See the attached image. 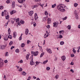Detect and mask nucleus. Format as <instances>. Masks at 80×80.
<instances>
[{"instance_id":"nucleus-56","label":"nucleus","mask_w":80,"mask_h":80,"mask_svg":"<svg viewBox=\"0 0 80 80\" xmlns=\"http://www.w3.org/2000/svg\"><path fill=\"white\" fill-rule=\"evenodd\" d=\"M8 32H11V31L10 30V28H9L8 30Z\"/></svg>"},{"instance_id":"nucleus-35","label":"nucleus","mask_w":80,"mask_h":80,"mask_svg":"<svg viewBox=\"0 0 80 80\" xmlns=\"http://www.w3.org/2000/svg\"><path fill=\"white\" fill-rule=\"evenodd\" d=\"M53 27H56L57 22H53Z\"/></svg>"},{"instance_id":"nucleus-40","label":"nucleus","mask_w":80,"mask_h":80,"mask_svg":"<svg viewBox=\"0 0 80 80\" xmlns=\"http://www.w3.org/2000/svg\"><path fill=\"white\" fill-rule=\"evenodd\" d=\"M22 70H23V69L21 68H20L18 69L19 72H22Z\"/></svg>"},{"instance_id":"nucleus-20","label":"nucleus","mask_w":80,"mask_h":80,"mask_svg":"<svg viewBox=\"0 0 80 80\" xmlns=\"http://www.w3.org/2000/svg\"><path fill=\"white\" fill-rule=\"evenodd\" d=\"M8 38H7V36H6L4 38V40L5 41H7V40H8Z\"/></svg>"},{"instance_id":"nucleus-11","label":"nucleus","mask_w":80,"mask_h":80,"mask_svg":"<svg viewBox=\"0 0 80 80\" xmlns=\"http://www.w3.org/2000/svg\"><path fill=\"white\" fill-rule=\"evenodd\" d=\"M47 20L48 24H50L51 23V18H48Z\"/></svg>"},{"instance_id":"nucleus-17","label":"nucleus","mask_w":80,"mask_h":80,"mask_svg":"<svg viewBox=\"0 0 80 80\" xmlns=\"http://www.w3.org/2000/svg\"><path fill=\"white\" fill-rule=\"evenodd\" d=\"M46 34H47V35L46 36H44V38H47V37H48V31H46Z\"/></svg>"},{"instance_id":"nucleus-38","label":"nucleus","mask_w":80,"mask_h":80,"mask_svg":"<svg viewBox=\"0 0 80 80\" xmlns=\"http://www.w3.org/2000/svg\"><path fill=\"white\" fill-rule=\"evenodd\" d=\"M56 79H58L59 78V76L58 75H57L55 77Z\"/></svg>"},{"instance_id":"nucleus-63","label":"nucleus","mask_w":80,"mask_h":80,"mask_svg":"<svg viewBox=\"0 0 80 80\" xmlns=\"http://www.w3.org/2000/svg\"><path fill=\"white\" fill-rule=\"evenodd\" d=\"M70 71L72 73H73V72H74V71H73V70L72 69H71Z\"/></svg>"},{"instance_id":"nucleus-3","label":"nucleus","mask_w":80,"mask_h":80,"mask_svg":"<svg viewBox=\"0 0 80 80\" xmlns=\"http://www.w3.org/2000/svg\"><path fill=\"white\" fill-rule=\"evenodd\" d=\"M3 65V61L2 59H0V67H2Z\"/></svg>"},{"instance_id":"nucleus-30","label":"nucleus","mask_w":80,"mask_h":80,"mask_svg":"<svg viewBox=\"0 0 80 80\" xmlns=\"http://www.w3.org/2000/svg\"><path fill=\"white\" fill-rule=\"evenodd\" d=\"M20 22L22 24H24V23H25V22L23 20H21L20 21Z\"/></svg>"},{"instance_id":"nucleus-29","label":"nucleus","mask_w":80,"mask_h":80,"mask_svg":"<svg viewBox=\"0 0 80 80\" xmlns=\"http://www.w3.org/2000/svg\"><path fill=\"white\" fill-rule=\"evenodd\" d=\"M67 27L68 30H70L71 29V25H69L67 26Z\"/></svg>"},{"instance_id":"nucleus-12","label":"nucleus","mask_w":80,"mask_h":80,"mask_svg":"<svg viewBox=\"0 0 80 80\" xmlns=\"http://www.w3.org/2000/svg\"><path fill=\"white\" fill-rule=\"evenodd\" d=\"M47 18H48V16H47V17H44L43 18V20L44 22H46L47 20H48V19H47Z\"/></svg>"},{"instance_id":"nucleus-16","label":"nucleus","mask_w":80,"mask_h":80,"mask_svg":"<svg viewBox=\"0 0 80 80\" xmlns=\"http://www.w3.org/2000/svg\"><path fill=\"white\" fill-rule=\"evenodd\" d=\"M38 52H34V56H37V55H38Z\"/></svg>"},{"instance_id":"nucleus-57","label":"nucleus","mask_w":80,"mask_h":80,"mask_svg":"<svg viewBox=\"0 0 80 80\" xmlns=\"http://www.w3.org/2000/svg\"><path fill=\"white\" fill-rule=\"evenodd\" d=\"M31 78V77L30 76H29L27 80H30Z\"/></svg>"},{"instance_id":"nucleus-60","label":"nucleus","mask_w":80,"mask_h":80,"mask_svg":"<svg viewBox=\"0 0 80 80\" xmlns=\"http://www.w3.org/2000/svg\"><path fill=\"white\" fill-rule=\"evenodd\" d=\"M57 57H55V58L54 59V61H57Z\"/></svg>"},{"instance_id":"nucleus-41","label":"nucleus","mask_w":80,"mask_h":80,"mask_svg":"<svg viewBox=\"0 0 80 80\" xmlns=\"http://www.w3.org/2000/svg\"><path fill=\"white\" fill-rule=\"evenodd\" d=\"M72 52H73L75 54L76 53V50H75V49L74 48H73V49L72 50Z\"/></svg>"},{"instance_id":"nucleus-43","label":"nucleus","mask_w":80,"mask_h":80,"mask_svg":"<svg viewBox=\"0 0 80 80\" xmlns=\"http://www.w3.org/2000/svg\"><path fill=\"white\" fill-rule=\"evenodd\" d=\"M10 22V20H9L8 21V22H7V23H6V24L5 25V26H7V25H8V23Z\"/></svg>"},{"instance_id":"nucleus-33","label":"nucleus","mask_w":80,"mask_h":80,"mask_svg":"<svg viewBox=\"0 0 80 80\" xmlns=\"http://www.w3.org/2000/svg\"><path fill=\"white\" fill-rule=\"evenodd\" d=\"M31 42H32L31 41H30V40H28L27 41V44H29V43H31Z\"/></svg>"},{"instance_id":"nucleus-47","label":"nucleus","mask_w":80,"mask_h":80,"mask_svg":"<svg viewBox=\"0 0 80 80\" xmlns=\"http://www.w3.org/2000/svg\"><path fill=\"white\" fill-rule=\"evenodd\" d=\"M3 8V6H0V10H2Z\"/></svg>"},{"instance_id":"nucleus-44","label":"nucleus","mask_w":80,"mask_h":80,"mask_svg":"<svg viewBox=\"0 0 80 80\" xmlns=\"http://www.w3.org/2000/svg\"><path fill=\"white\" fill-rule=\"evenodd\" d=\"M11 1V0H7L6 1V2L7 3H9L10 2V1Z\"/></svg>"},{"instance_id":"nucleus-14","label":"nucleus","mask_w":80,"mask_h":80,"mask_svg":"<svg viewBox=\"0 0 80 80\" xmlns=\"http://www.w3.org/2000/svg\"><path fill=\"white\" fill-rule=\"evenodd\" d=\"M4 12H5V13H4L5 17V16H7V15H8V12H7V11L6 10H4Z\"/></svg>"},{"instance_id":"nucleus-50","label":"nucleus","mask_w":80,"mask_h":80,"mask_svg":"<svg viewBox=\"0 0 80 80\" xmlns=\"http://www.w3.org/2000/svg\"><path fill=\"white\" fill-rule=\"evenodd\" d=\"M59 38H63V36L62 35H60L59 36Z\"/></svg>"},{"instance_id":"nucleus-53","label":"nucleus","mask_w":80,"mask_h":80,"mask_svg":"<svg viewBox=\"0 0 80 80\" xmlns=\"http://www.w3.org/2000/svg\"><path fill=\"white\" fill-rule=\"evenodd\" d=\"M1 15L2 17H3V16H4V12H2Z\"/></svg>"},{"instance_id":"nucleus-18","label":"nucleus","mask_w":80,"mask_h":80,"mask_svg":"<svg viewBox=\"0 0 80 80\" xmlns=\"http://www.w3.org/2000/svg\"><path fill=\"white\" fill-rule=\"evenodd\" d=\"M5 17H6V20H8V19L9 18H10V16H9V15H7V16H5Z\"/></svg>"},{"instance_id":"nucleus-8","label":"nucleus","mask_w":80,"mask_h":80,"mask_svg":"<svg viewBox=\"0 0 80 80\" xmlns=\"http://www.w3.org/2000/svg\"><path fill=\"white\" fill-rule=\"evenodd\" d=\"M17 32H13V37L14 38H16V37H17Z\"/></svg>"},{"instance_id":"nucleus-37","label":"nucleus","mask_w":80,"mask_h":80,"mask_svg":"<svg viewBox=\"0 0 80 80\" xmlns=\"http://www.w3.org/2000/svg\"><path fill=\"white\" fill-rule=\"evenodd\" d=\"M19 20H20V18H17L16 21V22L17 23V22H19Z\"/></svg>"},{"instance_id":"nucleus-34","label":"nucleus","mask_w":80,"mask_h":80,"mask_svg":"<svg viewBox=\"0 0 80 80\" xmlns=\"http://www.w3.org/2000/svg\"><path fill=\"white\" fill-rule=\"evenodd\" d=\"M29 54H27V56H26L27 60H28V57H29Z\"/></svg>"},{"instance_id":"nucleus-28","label":"nucleus","mask_w":80,"mask_h":80,"mask_svg":"<svg viewBox=\"0 0 80 80\" xmlns=\"http://www.w3.org/2000/svg\"><path fill=\"white\" fill-rule=\"evenodd\" d=\"M12 36L11 35H9L8 36V38H10V39H12Z\"/></svg>"},{"instance_id":"nucleus-59","label":"nucleus","mask_w":80,"mask_h":80,"mask_svg":"<svg viewBox=\"0 0 80 80\" xmlns=\"http://www.w3.org/2000/svg\"><path fill=\"white\" fill-rule=\"evenodd\" d=\"M67 17H65V18H63V20H66V19H67Z\"/></svg>"},{"instance_id":"nucleus-10","label":"nucleus","mask_w":80,"mask_h":80,"mask_svg":"<svg viewBox=\"0 0 80 80\" xmlns=\"http://www.w3.org/2000/svg\"><path fill=\"white\" fill-rule=\"evenodd\" d=\"M17 11L15 10H13L11 11V12H10V14L11 15H13V14L16 13Z\"/></svg>"},{"instance_id":"nucleus-15","label":"nucleus","mask_w":80,"mask_h":80,"mask_svg":"<svg viewBox=\"0 0 80 80\" xmlns=\"http://www.w3.org/2000/svg\"><path fill=\"white\" fill-rule=\"evenodd\" d=\"M62 59L63 61H65V59H66V57L65 56H62Z\"/></svg>"},{"instance_id":"nucleus-45","label":"nucleus","mask_w":80,"mask_h":80,"mask_svg":"<svg viewBox=\"0 0 80 80\" xmlns=\"http://www.w3.org/2000/svg\"><path fill=\"white\" fill-rule=\"evenodd\" d=\"M75 18L76 19H78V15L76 14L75 15Z\"/></svg>"},{"instance_id":"nucleus-19","label":"nucleus","mask_w":80,"mask_h":80,"mask_svg":"<svg viewBox=\"0 0 80 80\" xmlns=\"http://www.w3.org/2000/svg\"><path fill=\"white\" fill-rule=\"evenodd\" d=\"M25 44L24 43H22L21 44V47H22V48H23V47H25Z\"/></svg>"},{"instance_id":"nucleus-22","label":"nucleus","mask_w":80,"mask_h":80,"mask_svg":"<svg viewBox=\"0 0 80 80\" xmlns=\"http://www.w3.org/2000/svg\"><path fill=\"white\" fill-rule=\"evenodd\" d=\"M47 62H48V60H47L46 61H44L43 62V65H45V64L47 63Z\"/></svg>"},{"instance_id":"nucleus-58","label":"nucleus","mask_w":80,"mask_h":80,"mask_svg":"<svg viewBox=\"0 0 80 80\" xmlns=\"http://www.w3.org/2000/svg\"><path fill=\"white\" fill-rule=\"evenodd\" d=\"M15 48V47H14V46H12L11 48V50H12V49H13V48Z\"/></svg>"},{"instance_id":"nucleus-24","label":"nucleus","mask_w":80,"mask_h":80,"mask_svg":"<svg viewBox=\"0 0 80 80\" xmlns=\"http://www.w3.org/2000/svg\"><path fill=\"white\" fill-rule=\"evenodd\" d=\"M38 5L37 4H36V5H35L34 6H33V8H37L38 7Z\"/></svg>"},{"instance_id":"nucleus-51","label":"nucleus","mask_w":80,"mask_h":80,"mask_svg":"<svg viewBox=\"0 0 80 80\" xmlns=\"http://www.w3.org/2000/svg\"><path fill=\"white\" fill-rule=\"evenodd\" d=\"M75 56V55L73 54H71V57H73Z\"/></svg>"},{"instance_id":"nucleus-54","label":"nucleus","mask_w":80,"mask_h":80,"mask_svg":"<svg viewBox=\"0 0 80 80\" xmlns=\"http://www.w3.org/2000/svg\"><path fill=\"white\" fill-rule=\"evenodd\" d=\"M22 40V38L21 36H20L19 38V40Z\"/></svg>"},{"instance_id":"nucleus-27","label":"nucleus","mask_w":80,"mask_h":80,"mask_svg":"<svg viewBox=\"0 0 80 80\" xmlns=\"http://www.w3.org/2000/svg\"><path fill=\"white\" fill-rule=\"evenodd\" d=\"M44 54H45V52H43L40 55V57L41 58L42 57H43V55H44Z\"/></svg>"},{"instance_id":"nucleus-46","label":"nucleus","mask_w":80,"mask_h":80,"mask_svg":"<svg viewBox=\"0 0 80 80\" xmlns=\"http://www.w3.org/2000/svg\"><path fill=\"white\" fill-rule=\"evenodd\" d=\"M45 15H48V13L47 11H45Z\"/></svg>"},{"instance_id":"nucleus-13","label":"nucleus","mask_w":80,"mask_h":80,"mask_svg":"<svg viewBox=\"0 0 80 80\" xmlns=\"http://www.w3.org/2000/svg\"><path fill=\"white\" fill-rule=\"evenodd\" d=\"M29 32V30H28V29H26L25 34L26 35H28V32Z\"/></svg>"},{"instance_id":"nucleus-21","label":"nucleus","mask_w":80,"mask_h":80,"mask_svg":"<svg viewBox=\"0 0 80 80\" xmlns=\"http://www.w3.org/2000/svg\"><path fill=\"white\" fill-rule=\"evenodd\" d=\"M5 55L6 57H8V52H6L5 53Z\"/></svg>"},{"instance_id":"nucleus-31","label":"nucleus","mask_w":80,"mask_h":80,"mask_svg":"<svg viewBox=\"0 0 80 80\" xmlns=\"http://www.w3.org/2000/svg\"><path fill=\"white\" fill-rule=\"evenodd\" d=\"M18 2L19 3H23V1L22 0H18Z\"/></svg>"},{"instance_id":"nucleus-64","label":"nucleus","mask_w":80,"mask_h":80,"mask_svg":"<svg viewBox=\"0 0 80 80\" xmlns=\"http://www.w3.org/2000/svg\"><path fill=\"white\" fill-rule=\"evenodd\" d=\"M33 25L34 27H36V23H35L33 24Z\"/></svg>"},{"instance_id":"nucleus-7","label":"nucleus","mask_w":80,"mask_h":80,"mask_svg":"<svg viewBox=\"0 0 80 80\" xmlns=\"http://www.w3.org/2000/svg\"><path fill=\"white\" fill-rule=\"evenodd\" d=\"M34 18L35 20H37L38 18V16L37 15V13H35L34 14Z\"/></svg>"},{"instance_id":"nucleus-9","label":"nucleus","mask_w":80,"mask_h":80,"mask_svg":"<svg viewBox=\"0 0 80 80\" xmlns=\"http://www.w3.org/2000/svg\"><path fill=\"white\" fill-rule=\"evenodd\" d=\"M46 51L48 53H52V50H51L50 49L47 48L46 49Z\"/></svg>"},{"instance_id":"nucleus-2","label":"nucleus","mask_w":80,"mask_h":80,"mask_svg":"<svg viewBox=\"0 0 80 80\" xmlns=\"http://www.w3.org/2000/svg\"><path fill=\"white\" fill-rule=\"evenodd\" d=\"M31 60L30 61V65H35V62L33 61V55H32Z\"/></svg>"},{"instance_id":"nucleus-52","label":"nucleus","mask_w":80,"mask_h":80,"mask_svg":"<svg viewBox=\"0 0 80 80\" xmlns=\"http://www.w3.org/2000/svg\"><path fill=\"white\" fill-rule=\"evenodd\" d=\"M18 63H23V60H21L20 61L18 62Z\"/></svg>"},{"instance_id":"nucleus-62","label":"nucleus","mask_w":80,"mask_h":80,"mask_svg":"<svg viewBox=\"0 0 80 80\" xmlns=\"http://www.w3.org/2000/svg\"><path fill=\"white\" fill-rule=\"evenodd\" d=\"M7 62H8V61H7V60H5L4 61V63H7Z\"/></svg>"},{"instance_id":"nucleus-39","label":"nucleus","mask_w":80,"mask_h":80,"mask_svg":"<svg viewBox=\"0 0 80 80\" xmlns=\"http://www.w3.org/2000/svg\"><path fill=\"white\" fill-rule=\"evenodd\" d=\"M40 63V62H38V61H36L35 62V63L36 64V65H38V64H39V63Z\"/></svg>"},{"instance_id":"nucleus-26","label":"nucleus","mask_w":80,"mask_h":80,"mask_svg":"<svg viewBox=\"0 0 80 80\" xmlns=\"http://www.w3.org/2000/svg\"><path fill=\"white\" fill-rule=\"evenodd\" d=\"M13 41H10V43H9V45L10 46H11V45H13Z\"/></svg>"},{"instance_id":"nucleus-23","label":"nucleus","mask_w":80,"mask_h":80,"mask_svg":"<svg viewBox=\"0 0 80 80\" xmlns=\"http://www.w3.org/2000/svg\"><path fill=\"white\" fill-rule=\"evenodd\" d=\"M22 74L23 75H24V76H25V75H27V73H26V72H25L23 71L22 72Z\"/></svg>"},{"instance_id":"nucleus-55","label":"nucleus","mask_w":80,"mask_h":80,"mask_svg":"<svg viewBox=\"0 0 80 80\" xmlns=\"http://www.w3.org/2000/svg\"><path fill=\"white\" fill-rule=\"evenodd\" d=\"M41 0H35L36 2H40Z\"/></svg>"},{"instance_id":"nucleus-32","label":"nucleus","mask_w":80,"mask_h":80,"mask_svg":"<svg viewBox=\"0 0 80 80\" xmlns=\"http://www.w3.org/2000/svg\"><path fill=\"white\" fill-rule=\"evenodd\" d=\"M15 52L16 53H19L20 52V51L19 50V49H17L15 50Z\"/></svg>"},{"instance_id":"nucleus-48","label":"nucleus","mask_w":80,"mask_h":80,"mask_svg":"<svg viewBox=\"0 0 80 80\" xmlns=\"http://www.w3.org/2000/svg\"><path fill=\"white\" fill-rule=\"evenodd\" d=\"M50 69V68L49 67H48L46 68L47 70L48 71Z\"/></svg>"},{"instance_id":"nucleus-36","label":"nucleus","mask_w":80,"mask_h":80,"mask_svg":"<svg viewBox=\"0 0 80 80\" xmlns=\"http://www.w3.org/2000/svg\"><path fill=\"white\" fill-rule=\"evenodd\" d=\"M64 42L61 41L60 42V44L61 45H63L64 44Z\"/></svg>"},{"instance_id":"nucleus-61","label":"nucleus","mask_w":80,"mask_h":80,"mask_svg":"<svg viewBox=\"0 0 80 80\" xmlns=\"http://www.w3.org/2000/svg\"><path fill=\"white\" fill-rule=\"evenodd\" d=\"M18 25H19V26H20V25H22L21 23H20L19 22H18Z\"/></svg>"},{"instance_id":"nucleus-4","label":"nucleus","mask_w":80,"mask_h":80,"mask_svg":"<svg viewBox=\"0 0 80 80\" xmlns=\"http://www.w3.org/2000/svg\"><path fill=\"white\" fill-rule=\"evenodd\" d=\"M29 15L31 17H32L33 14V11H31L29 12H28Z\"/></svg>"},{"instance_id":"nucleus-25","label":"nucleus","mask_w":80,"mask_h":80,"mask_svg":"<svg viewBox=\"0 0 80 80\" xmlns=\"http://www.w3.org/2000/svg\"><path fill=\"white\" fill-rule=\"evenodd\" d=\"M78 4L77 3H75L74 4V7H77L78 6Z\"/></svg>"},{"instance_id":"nucleus-1","label":"nucleus","mask_w":80,"mask_h":80,"mask_svg":"<svg viewBox=\"0 0 80 80\" xmlns=\"http://www.w3.org/2000/svg\"><path fill=\"white\" fill-rule=\"evenodd\" d=\"M63 7L65 8V7H66L64 6V5L60 4L58 6L57 8H58V10L60 11V12H65V10L64 9H63Z\"/></svg>"},{"instance_id":"nucleus-5","label":"nucleus","mask_w":80,"mask_h":80,"mask_svg":"<svg viewBox=\"0 0 80 80\" xmlns=\"http://www.w3.org/2000/svg\"><path fill=\"white\" fill-rule=\"evenodd\" d=\"M12 7L14 8L15 7V2L13 1L12 2Z\"/></svg>"},{"instance_id":"nucleus-49","label":"nucleus","mask_w":80,"mask_h":80,"mask_svg":"<svg viewBox=\"0 0 80 80\" xmlns=\"http://www.w3.org/2000/svg\"><path fill=\"white\" fill-rule=\"evenodd\" d=\"M74 13L75 15H77V10H75L74 11Z\"/></svg>"},{"instance_id":"nucleus-42","label":"nucleus","mask_w":80,"mask_h":80,"mask_svg":"<svg viewBox=\"0 0 80 80\" xmlns=\"http://www.w3.org/2000/svg\"><path fill=\"white\" fill-rule=\"evenodd\" d=\"M57 5L56 4H54L53 5H52V8H55V6H56Z\"/></svg>"},{"instance_id":"nucleus-6","label":"nucleus","mask_w":80,"mask_h":80,"mask_svg":"<svg viewBox=\"0 0 80 80\" xmlns=\"http://www.w3.org/2000/svg\"><path fill=\"white\" fill-rule=\"evenodd\" d=\"M0 48L2 50H3L5 48V45H1L0 46Z\"/></svg>"}]
</instances>
